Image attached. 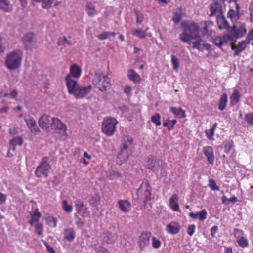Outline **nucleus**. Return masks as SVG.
Instances as JSON below:
<instances>
[{"label": "nucleus", "instance_id": "nucleus-1", "mask_svg": "<svg viewBox=\"0 0 253 253\" xmlns=\"http://www.w3.org/2000/svg\"><path fill=\"white\" fill-rule=\"evenodd\" d=\"M204 27L203 31L200 30L199 26L194 23L191 22L185 25L182 33L179 35V38L181 41L190 45L191 41L200 38L201 32L203 37L205 35H211L212 34L211 27L213 23L211 21L204 22Z\"/></svg>", "mask_w": 253, "mask_h": 253}, {"label": "nucleus", "instance_id": "nucleus-2", "mask_svg": "<svg viewBox=\"0 0 253 253\" xmlns=\"http://www.w3.org/2000/svg\"><path fill=\"white\" fill-rule=\"evenodd\" d=\"M23 52L20 49H16L7 54L5 64L11 70H16L21 65L23 59Z\"/></svg>", "mask_w": 253, "mask_h": 253}, {"label": "nucleus", "instance_id": "nucleus-3", "mask_svg": "<svg viewBox=\"0 0 253 253\" xmlns=\"http://www.w3.org/2000/svg\"><path fill=\"white\" fill-rule=\"evenodd\" d=\"M92 83L102 92L109 89L111 85V79L100 70L96 71Z\"/></svg>", "mask_w": 253, "mask_h": 253}, {"label": "nucleus", "instance_id": "nucleus-4", "mask_svg": "<svg viewBox=\"0 0 253 253\" xmlns=\"http://www.w3.org/2000/svg\"><path fill=\"white\" fill-rule=\"evenodd\" d=\"M151 199V188L148 181H143L137 190L136 202L141 206H145Z\"/></svg>", "mask_w": 253, "mask_h": 253}, {"label": "nucleus", "instance_id": "nucleus-5", "mask_svg": "<svg viewBox=\"0 0 253 253\" xmlns=\"http://www.w3.org/2000/svg\"><path fill=\"white\" fill-rule=\"evenodd\" d=\"M118 121L114 118H105L102 125V132L108 136H111L115 133Z\"/></svg>", "mask_w": 253, "mask_h": 253}, {"label": "nucleus", "instance_id": "nucleus-6", "mask_svg": "<svg viewBox=\"0 0 253 253\" xmlns=\"http://www.w3.org/2000/svg\"><path fill=\"white\" fill-rule=\"evenodd\" d=\"M50 166L48 162V159L44 157L40 162L35 171V175L39 178H46L48 176Z\"/></svg>", "mask_w": 253, "mask_h": 253}, {"label": "nucleus", "instance_id": "nucleus-7", "mask_svg": "<svg viewBox=\"0 0 253 253\" xmlns=\"http://www.w3.org/2000/svg\"><path fill=\"white\" fill-rule=\"evenodd\" d=\"M67 130V126L64 123L58 118L53 117L50 132L63 136L66 135Z\"/></svg>", "mask_w": 253, "mask_h": 253}, {"label": "nucleus", "instance_id": "nucleus-8", "mask_svg": "<svg viewBox=\"0 0 253 253\" xmlns=\"http://www.w3.org/2000/svg\"><path fill=\"white\" fill-rule=\"evenodd\" d=\"M246 32L247 30L244 23L236 24L228 30V32L233 35L236 40L242 37Z\"/></svg>", "mask_w": 253, "mask_h": 253}, {"label": "nucleus", "instance_id": "nucleus-9", "mask_svg": "<svg viewBox=\"0 0 253 253\" xmlns=\"http://www.w3.org/2000/svg\"><path fill=\"white\" fill-rule=\"evenodd\" d=\"M234 235L238 245L243 248H247L249 246V241L244 236V232L239 229H234Z\"/></svg>", "mask_w": 253, "mask_h": 253}, {"label": "nucleus", "instance_id": "nucleus-10", "mask_svg": "<svg viewBox=\"0 0 253 253\" xmlns=\"http://www.w3.org/2000/svg\"><path fill=\"white\" fill-rule=\"evenodd\" d=\"M53 120V117L46 114L43 115L39 120V125L42 129L50 132Z\"/></svg>", "mask_w": 253, "mask_h": 253}, {"label": "nucleus", "instance_id": "nucleus-11", "mask_svg": "<svg viewBox=\"0 0 253 253\" xmlns=\"http://www.w3.org/2000/svg\"><path fill=\"white\" fill-rule=\"evenodd\" d=\"M75 206L77 213L83 217H89L90 211L88 209L85 207L83 202L80 199L75 201Z\"/></svg>", "mask_w": 253, "mask_h": 253}, {"label": "nucleus", "instance_id": "nucleus-12", "mask_svg": "<svg viewBox=\"0 0 253 253\" xmlns=\"http://www.w3.org/2000/svg\"><path fill=\"white\" fill-rule=\"evenodd\" d=\"M65 81L69 93L74 95L79 87L77 81L73 79L70 75H67Z\"/></svg>", "mask_w": 253, "mask_h": 253}, {"label": "nucleus", "instance_id": "nucleus-13", "mask_svg": "<svg viewBox=\"0 0 253 253\" xmlns=\"http://www.w3.org/2000/svg\"><path fill=\"white\" fill-rule=\"evenodd\" d=\"M189 45L191 46L193 49H197L201 51L205 50H209L211 48V45L203 42L201 36L200 38L195 39V41L192 42V41L191 44Z\"/></svg>", "mask_w": 253, "mask_h": 253}, {"label": "nucleus", "instance_id": "nucleus-14", "mask_svg": "<svg viewBox=\"0 0 253 253\" xmlns=\"http://www.w3.org/2000/svg\"><path fill=\"white\" fill-rule=\"evenodd\" d=\"M211 13L210 16H220L224 12L223 6L217 1L213 2L210 6Z\"/></svg>", "mask_w": 253, "mask_h": 253}, {"label": "nucleus", "instance_id": "nucleus-15", "mask_svg": "<svg viewBox=\"0 0 253 253\" xmlns=\"http://www.w3.org/2000/svg\"><path fill=\"white\" fill-rule=\"evenodd\" d=\"M248 44L247 40H243L239 42L237 45H235V43H232L231 49L234 51V55L235 56H238L246 49Z\"/></svg>", "mask_w": 253, "mask_h": 253}, {"label": "nucleus", "instance_id": "nucleus-16", "mask_svg": "<svg viewBox=\"0 0 253 253\" xmlns=\"http://www.w3.org/2000/svg\"><path fill=\"white\" fill-rule=\"evenodd\" d=\"M203 152L210 164L213 165L215 161L214 150L212 147L206 146L203 147Z\"/></svg>", "mask_w": 253, "mask_h": 253}, {"label": "nucleus", "instance_id": "nucleus-17", "mask_svg": "<svg viewBox=\"0 0 253 253\" xmlns=\"http://www.w3.org/2000/svg\"><path fill=\"white\" fill-rule=\"evenodd\" d=\"M92 86L89 85L86 87H79L74 95L77 99H82L86 96L92 90Z\"/></svg>", "mask_w": 253, "mask_h": 253}, {"label": "nucleus", "instance_id": "nucleus-18", "mask_svg": "<svg viewBox=\"0 0 253 253\" xmlns=\"http://www.w3.org/2000/svg\"><path fill=\"white\" fill-rule=\"evenodd\" d=\"M181 225L177 222L172 221L166 225V230L168 234H176L179 232Z\"/></svg>", "mask_w": 253, "mask_h": 253}, {"label": "nucleus", "instance_id": "nucleus-19", "mask_svg": "<svg viewBox=\"0 0 253 253\" xmlns=\"http://www.w3.org/2000/svg\"><path fill=\"white\" fill-rule=\"evenodd\" d=\"M178 195L176 194H172L169 199V206L174 211L180 212L181 210L178 204Z\"/></svg>", "mask_w": 253, "mask_h": 253}, {"label": "nucleus", "instance_id": "nucleus-20", "mask_svg": "<svg viewBox=\"0 0 253 253\" xmlns=\"http://www.w3.org/2000/svg\"><path fill=\"white\" fill-rule=\"evenodd\" d=\"M146 167L154 172H158L159 169V163L154 157H149L146 163Z\"/></svg>", "mask_w": 253, "mask_h": 253}, {"label": "nucleus", "instance_id": "nucleus-21", "mask_svg": "<svg viewBox=\"0 0 253 253\" xmlns=\"http://www.w3.org/2000/svg\"><path fill=\"white\" fill-rule=\"evenodd\" d=\"M23 42L27 48L32 47L35 45L34 35L32 33L26 34L23 38Z\"/></svg>", "mask_w": 253, "mask_h": 253}, {"label": "nucleus", "instance_id": "nucleus-22", "mask_svg": "<svg viewBox=\"0 0 253 253\" xmlns=\"http://www.w3.org/2000/svg\"><path fill=\"white\" fill-rule=\"evenodd\" d=\"M82 74V69L77 64H73L70 67V73L67 75H70L72 78L78 79Z\"/></svg>", "mask_w": 253, "mask_h": 253}, {"label": "nucleus", "instance_id": "nucleus-23", "mask_svg": "<svg viewBox=\"0 0 253 253\" xmlns=\"http://www.w3.org/2000/svg\"><path fill=\"white\" fill-rule=\"evenodd\" d=\"M25 121L28 128L32 133H37L39 131V129L37 126L35 120L33 118L29 116L25 118Z\"/></svg>", "mask_w": 253, "mask_h": 253}, {"label": "nucleus", "instance_id": "nucleus-24", "mask_svg": "<svg viewBox=\"0 0 253 253\" xmlns=\"http://www.w3.org/2000/svg\"><path fill=\"white\" fill-rule=\"evenodd\" d=\"M85 10L89 17H93L99 12V11L95 8L94 4L89 1L86 2Z\"/></svg>", "mask_w": 253, "mask_h": 253}, {"label": "nucleus", "instance_id": "nucleus-25", "mask_svg": "<svg viewBox=\"0 0 253 253\" xmlns=\"http://www.w3.org/2000/svg\"><path fill=\"white\" fill-rule=\"evenodd\" d=\"M241 98V93L239 90L234 88L233 92L230 96V103L231 106H234L238 104L240 101Z\"/></svg>", "mask_w": 253, "mask_h": 253}, {"label": "nucleus", "instance_id": "nucleus-26", "mask_svg": "<svg viewBox=\"0 0 253 253\" xmlns=\"http://www.w3.org/2000/svg\"><path fill=\"white\" fill-rule=\"evenodd\" d=\"M128 148V145L126 143L124 144L123 147L121 150V153L117 157V159L120 160L122 163L126 162L128 158V155L127 152Z\"/></svg>", "mask_w": 253, "mask_h": 253}, {"label": "nucleus", "instance_id": "nucleus-27", "mask_svg": "<svg viewBox=\"0 0 253 253\" xmlns=\"http://www.w3.org/2000/svg\"><path fill=\"white\" fill-rule=\"evenodd\" d=\"M217 23L220 29H225L228 32V30L231 27L223 15L217 16Z\"/></svg>", "mask_w": 253, "mask_h": 253}, {"label": "nucleus", "instance_id": "nucleus-28", "mask_svg": "<svg viewBox=\"0 0 253 253\" xmlns=\"http://www.w3.org/2000/svg\"><path fill=\"white\" fill-rule=\"evenodd\" d=\"M189 216L193 219H199L200 221H204L207 218V212L205 209H203L199 213L191 212Z\"/></svg>", "mask_w": 253, "mask_h": 253}, {"label": "nucleus", "instance_id": "nucleus-29", "mask_svg": "<svg viewBox=\"0 0 253 253\" xmlns=\"http://www.w3.org/2000/svg\"><path fill=\"white\" fill-rule=\"evenodd\" d=\"M170 111L176 118L182 119L186 116L185 110L180 107H170Z\"/></svg>", "mask_w": 253, "mask_h": 253}, {"label": "nucleus", "instance_id": "nucleus-30", "mask_svg": "<svg viewBox=\"0 0 253 253\" xmlns=\"http://www.w3.org/2000/svg\"><path fill=\"white\" fill-rule=\"evenodd\" d=\"M118 203L120 209L122 211L127 212L130 210L131 204L127 200H119Z\"/></svg>", "mask_w": 253, "mask_h": 253}, {"label": "nucleus", "instance_id": "nucleus-31", "mask_svg": "<svg viewBox=\"0 0 253 253\" xmlns=\"http://www.w3.org/2000/svg\"><path fill=\"white\" fill-rule=\"evenodd\" d=\"M150 238V233L147 232H143L141 233L139 239V245L141 247L147 246L149 244V240Z\"/></svg>", "mask_w": 253, "mask_h": 253}, {"label": "nucleus", "instance_id": "nucleus-32", "mask_svg": "<svg viewBox=\"0 0 253 253\" xmlns=\"http://www.w3.org/2000/svg\"><path fill=\"white\" fill-rule=\"evenodd\" d=\"M76 234L74 229L72 228L66 229L64 232V237L68 241H72L75 238Z\"/></svg>", "mask_w": 253, "mask_h": 253}, {"label": "nucleus", "instance_id": "nucleus-33", "mask_svg": "<svg viewBox=\"0 0 253 253\" xmlns=\"http://www.w3.org/2000/svg\"><path fill=\"white\" fill-rule=\"evenodd\" d=\"M127 75L128 79L134 83H139L141 81L140 76L132 69L128 71Z\"/></svg>", "mask_w": 253, "mask_h": 253}, {"label": "nucleus", "instance_id": "nucleus-34", "mask_svg": "<svg viewBox=\"0 0 253 253\" xmlns=\"http://www.w3.org/2000/svg\"><path fill=\"white\" fill-rule=\"evenodd\" d=\"M23 142L22 138L21 136H17L13 138L10 141V149L13 151L15 150L16 145H22Z\"/></svg>", "mask_w": 253, "mask_h": 253}, {"label": "nucleus", "instance_id": "nucleus-35", "mask_svg": "<svg viewBox=\"0 0 253 253\" xmlns=\"http://www.w3.org/2000/svg\"><path fill=\"white\" fill-rule=\"evenodd\" d=\"M131 34L140 39H144L147 36V31L140 28H136L131 30Z\"/></svg>", "mask_w": 253, "mask_h": 253}, {"label": "nucleus", "instance_id": "nucleus-36", "mask_svg": "<svg viewBox=\"0 0 253 253\" xmlns=\"http://www.w3.org/2000/svg\"><path fill=\"white\" fill-rule=\"evenodd\" d=\"M228 101V96L226 93H223L220 98L218 104V109L221 111L224 110L227 105Z\"/></svg>", "mask_w": 253, "mask_h": 253}, {"label": "nucleus", "instance_id": "nucleus-37", "mask_svg": "<svg viewBox=\"0 0 253 253\" xmlns=\"http://www.w3.org/2000/svg\"><path fill=\"white\" fill-rule=\"evenodd\" d=\"M222 41L223 45L227 44L228 43L231 44L234 43V42L236 41V39L233 35L231 34H226L222 36Z\"/></svg>", "mask_w": 253, "mask_h": 253}, {"label": "nucleus", "instance_id": "nucleus-38", "mask_svg": "<svg viewBox=\"0 0 253 253\" xmlns=\"http://www.w3.org/2000/svg\"><path fill=\"white\" fill-rule=\"evenodd\" d=\"M41 217V214L38 211V209H36V211L31 216V220L30 223L32 226H34V224L38 223V221Z\"/></svg>", "mask_w": 253, "mask_h": 253}, {"label": "nucleus", "instance_id": "nucleus-39", "mask_svg": "<svg viewBox=\"0 0 253 253\" xmlns=\"http://www.w3.org/2000/svg\"><path fill=\"white\" fill-rule=\"evenodd\" d=\"M0 9L9 12L11 10V7L7 0H0Z\"/></svg>", "mask_w": 253, "mask_h": 253}, {"label": "nucleus", "instance_id": "nucleus-40", "mask_svg": "<svg viewBox=\"0 0 253 253\" xmlns=\"http://www.w3.org/2000/svg\"><path fill=\"white\" fill-rule=\"evenodd\" d=\"M62 207L64 211L67 213H71L73 211V206L69 204L68 202L64 200L62 201Z\"/></svg>", "mask_w": 253, "mask_h": 253}, {"label": "nucleus", "instance_id": "nucleus-41", "mask_svg": "<svg viewBox=\"0 0 253 253\" xmlns=\"http://www.w3.org/2000/svg\"><path fill=\"white\" fill-rule=\"evenodd\" d=\"M100 200V196L97 194H95L89 199V203L90 205L96 206L99 204Z\"/></svg>", "mask_w": 253, "mask_h": 253}, {"label": "nucleus", "instance_id": "nucleus-42", "mask_svg": "<svg viewBox=\"0 0 253 253\" xmlns=\"http://www.w3.org/2000/svg\"><path fill=\"white\" fill-rule=\"evenodd\" d=\"M174 16L172 18V20L175 23H178L182 17V11L180 9H177L174 13Z\"/></svg>", "mask_w": 253, "mask_h": 253}, {"label": "nucleus", "instance_id": "nucleus-43", "mask_svg": "<svg viewBox=\"0 0 253 253\" xmlns=\"http://www.w3.org/2000/svg\"><path fill=\"white\" fill-rule=\"evenodd\" d=\"M115 32H105L98 35V38L101 40H104L109 38L111 36H115Z\"/></svg>", "mask_w": 253, "mask_h": 253}, {"label": "nucleus", "instance_id": "nucleus-44", "mask_svg": "<svg viewBox=\"0 0 253 253\" xmlns=\"http://www.w3.org/2000/svg\"><path fill=\"white\" fill-rule=\"evenodd\" d=\"M228 17L230 18L232 22L236 21L238 18V16L236 12L233 9H230L228 12Z\"/></svg>", "mask_w": 253, "mask_h": 253}, {"label": "nucleus", "instance_id": "nucleus-45", "mask_svg": "<svg viewBox=\"0 0 253 253\" xmlns=\"http://www.w3.org/2000/svg\"><path fill=\"white\" fill-rule=\"evenodd\" d=\"M208 186L212 190H219V187L217 185L215 180L213 179H209Z\"/></svg>", "mask_w": 253, "mask_h": 253}, {"label": "nucleus", "instance_id": "nucleus-46", "mask_svg": "<svg viewBox=\"0 0 253 253\" xmlns=\"http://www.w3.org/2000/svg\"><path fill=\"white\" fill-rule=\"evenodd\" d=\"M171 62L173 69L176 71H178L179 65V61L178 59L173 55H171Z\"/></svg>", "mask_w": 253, "mask_h": 253}, {"label": "nucleus", "instance_id": "nucleus-47", "mask_svg": "<svg viewBox=\"0 0 253 253\" xmlns=\"http://www.w3.org/2000/svg\"><path fill=\"white\" fill-rule=\"evenodd\" d=\"M161 116L159 114H156L151 117L152 122L154 123L156 126H160L161 122Z\"/></svg>", "mask_w": 253, "mask_h": 253}, {"label": "nucleus", "instance_id": "nucleus-48", "mask_svg": "<svg viewBox=\"0 0 253 253\" xmlns=\"http://www.w3.org/2000/svg\"><path fill=\"white\" fill-rule=\"evenodd\" d=\"M136 22L137 24H141L144 20V15L139 11L135 12Z\"/></svg>", "mask_w": 253, "mask_h": 253}, {"label": "nucleus", "instance_id": "nucleus-49", "mask_svg": "<svg viewBox=\"0 0 253 253\" xmlns=\"http://www.w3.org/2000/svg\"><path fill=\"white\" fill-rule=\"evenodd\" d=\"M35 227V232L39 235H41L43 231V225L42 223H37L35 224H34Z\"/></svg>", "mask_w": 253, "mask_h": 253}, {"label": "nucleus", "instance_id": "nucleus-50", "mask_svg": "<svg viewBox=\"0 0 253 253\" xmlns=\"http://www.w3.org/2000/svg\"><path fill=\"white\" fill-rule=\"evenodd\" d=\"M245 120L248 124L253 126V113H250L246 114L245 117Z\"/></svg>", "mask_w": 253, "mask_h": 253}, {"label": "nucleus", "instance_id": "nucleus-51", "mask_svg": "<svg viewBox=\"0 0 253 253\" xmlns=\"http://www.w3.org/2000/svg\"><path fill=\"white\" fill-rule=\"evenodd\" d=\"M17 91L16 90H12L10 94L4 93L3 96L9 99H15L17 97Z\"/></svg>", "mask_w": 253, "mask_h": 253}, {"label": "nucleus", "instance_id": "nucleus-52", "mask_svg": "<svg viewBox=\"0 0 253 253\" xmlns=\"http://www.w3.org/2000/svg\"><path fill=\"white\" fill-rule=\"evenodd\" d=\"M6 41L0 36V52H4L6 49Z\"/></svg>", "mask_w": 253, "mask_h": 253}, {"label": "nucleus", "instance_id": "nucleus-53", "mask_svg": "<svg viewBox=\"0 0 253 253\" xmlns=\"http://www.w3.org/2000/svg\"><path fill=\"white\" fill-rule=\"evenodd\" d=\"M245 40H247L249 44H251L253 46V29L249 31Z\"/></svg>", "mask_w": 253, "mask_h": 253}, {"label": "nucleus", "instance_id": "nucleus-54", "mask_svg": "<svg viewBox=\"0 0 253 253\" xmlns=\"http://www.w3.org/2000/svg\"><path fill=\"white\" fill-rule=\"evenodd\" d=\"M152 245L153 248L155 249H158L161 245V241L157 239L156 237L152 238Z\"/></svg>", "mask_w": 253, "mask_h": 253}, {"label": "nucleus", "instance_id": "nucleus-55", "mask_svg": "<svg viewBox=\"0 0 253 253\" xmlns=\"http://www.w3.org/2000/svg\"><path fill=\"white\" fill-rule=\"evenodd\" d=\"M213 42L216 45L218 46H221L223 45L222 36L216 37L213 40Z\"/></svg>", "mask_w": 253, "mask_h": 253}, {"label": "nucleus", "instance_id": "nucleus-56", "mask_svg": "<svg viewBox=\"0 0 253 253\" xmlns=\"http://www.w3.org/2000/svg\"><path fill=\"white\" fill-rule=\"evenodd\" d=\"M214 131L213 130L210 128L209 130H206L205 131L206 135L209 140H213V136L214 135Z\"/></svg>", "mask_w": 253, "mask_h": 253}, {"label": "nucleus", "instance_id": "nucleus-57", "mask_svg": "<svg viewBox=\"0 0 253 253\" xmlns=\"http://www.w3.org/2000/svg\"><path fill=\"white\" fill-rule=\"evenodd\" d=\"M47 221L48 223V224L52 227H55L57 226V220L56 218L49 217L47 218Z\"/></svg>", "mask_w": 253, "mask_h": 253}, {"label": "nucleus", "instance_id": "nucleus-58", "mask_svg": "<svg viewBox=\"0 0 253 253\" xmlns=\"http://www.w3.org/2000/svg\"><path fill=\"white\" fill-rule=\"evenodd\" d=\"M196 226L194 224H191L188 226L187 229V233L190 236H192L195 233Z\"/></svg>", "mask_w": 253, "mask_h": 253}, {"label": "nucleus", "instance_id": "nucleus-59", "mask_svg": "<svg viewBox=\"0 0 253 253\" xmlns=\"http://www.w3.org/2000/svg\"><path fill=\"white\" fill-rule=\"evenodd\" d=\"M132 88L129 85H125L124 88V92L127 96L131 95Z\"/></svg>", "mask_w": 253, "mask_h": 253}, {"label": "nucleus", "instance_id": "nucleus-60", "mask_svg": "<svg viewBox=\"0 0 253 253\" xmlns=\"http://www.w3.org/2000/svg\"><path fill=\"white\" fill-rule=\"evenodd\" d=\"M232 142H227L225 144V152L226 154H228L232 148Z\"/></svg>", "mask_w": 253, "mask_h": 253}, {"label": "nucleus", "instance_id": "nucleus-61", "mask_svg": "<svg viewBox=\"0 0 253 253\" xmlns=\"http://www.w3.org/2000/svg\"><path fill=\"white\" fill-rule=\"evenodd\" d=\"M95 251L98 253H108V250L101 246H99L98 248H96Z\"/></svg>", "mask_w": 253, "mask_h": 253}, {"label": "nucleus", "instance_id": "nucleus-62", "mask_svg": "<svg viewBox=\"0 0 253 253\" xmlns=\"http://www.w3.org/2000/svg\"><path fill=\"white\" fill-rule=\"evenodd\" d=\"M217 230H218V227L217 226H214L211 228V234L212 236V237H215V234L217 232Z\"/></svg>", "mask_w": 253, "mask_h": 253}, {"label": "nucleus", "instance_id": "nucleus-63", "mask_svg": "<svg viewBox=\"0 0 253 253\" xmlns=\"http://www.w3.org/2000/svg\"><path fill=\"white\" fill-rule=\"evenodd\" d=\"M107 237L108 238L107 240H106L107 243L112 244L114 242L115 239L113 238V235L111 233H108Z\"/></svg>", "mask_w": 253, "mask_h": 253}, {"label": "nucleus", "instance_id": "nucleus-64", "mask_svg": "<svg viewBox=\"0 0 253 253\" xmlns=\"http://www.w3.org/2000/svg\"><path fill=\"white\" fill-rule=\"evenodd\" d=\"M249 10L250 12L251 20L253 21V1L250 4Z\"/></svg>", "mask_w": 253, "mask_h": 253}]
</instances>
